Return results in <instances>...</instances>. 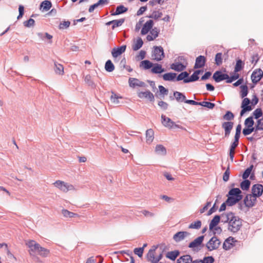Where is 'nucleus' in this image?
Returning <instances> with one entry per match:
<instances>
[{"label":"nucleus","mask_w":263,"mask_h":263,"mask_svg":"<svg viewBox=\"0 0 263 263\" xmlns=\"http://www.w3.org/2000/svg\"><path fill=\"white\" fill-rule=\"evenodd\" d=\"M154 21L148 18L147 16L141 17L135 26V31H139L141 29V34L145 35L149 32L146 36L148 41H154L159 35V31L157 28H153Z\"/></svg>","instance_id":"obj_1"},{"label":"nucleus","mask_w":263,"mask_h":263,"mask_svg":"<svg viewBox=\"0 0 263 263\" xmlns=\"http://www.w3.org/2000/svg\"><path fill=\"white\" fill-rule=\"evenodd\" d=\"M222 221L229 223V230L232 232L238 231L242 226L241 219L232 212L221 214Z\"/></svg>","instance_id":"obj_2"},{"label":"nucleus","mask_w":263,"mask_h":263,"mask_svg":"<svg viewBox=\"0 0 263 263\" xmlns=\"http://www.w3.org/2000/svg\"><path fill=\"white\" fill-rule=\"evenodd\" d=\"M157 249V247L155 246H153L147 254V259L152 263L159 262L162 257V255L161 252H160L157 255H156Z\"/></svg>","instance_id":"obj_3"},{"label":"nucleus","mask_w":263,"mask_h":263,"mask_svg":"<svg viewBox=\"0 0 263 263\" xmlns=\"http://www.w3.org/2000/svg\"><path fill=\"white\" fill-rule=\"evenodd\" d=\"M55 187L58 188L60 190L63 192H67L69 190L74 189L72 185L65 182L61 180H57L53 183Z\"/></svg>","instance_id":"obj_4"},{"label":"nucleus","mask_w":263,"mask_h":263,"mask_svg":"<svg viewBox=\"0 0 263 263\" xmlns=\"http://www.w3.org/2000/svg\"><path fill=\"white\" fill-rule=\"evenodd\" d=\"M152 56L154 60L156 61L162 60L164 58L163 48L161 46L155 47Z\"/></svg>","instance_id":"obj_5"},{"label":"nucleus","mask_w":263,"mask_h":263,"mask_svg":"<svg viewBox=\"0 0 263 263\" xmlns=\"http://www.w3.org/2000/svg\"><path fill=\"white\" fill-rule=\"evenodd\" d=\"M203 239V236H200L197 237L189 244V247L191 248L193 251H197L199 250L201 248Z\"/></svg>","instance_id":"obj_6"},{"label":"nucleus","mask_w":263,"mask_h":263,"mask_svg":"<svg viewBox=\"0 0 263 263\" xmlns=\"http://www.w3.org/2000/svg\"><path fill=\"white\" fill-rule=\"evenodd\" d=\"M250 103L251 101L249 98H243L241 105L242 109L240 114V116H242L246 112L250 111L253 109L252 106L250 105Z\"/></svg>","instance_id":"obj_7"},{"label":"nucleus","mask_w":263,"mask_h":263,"mask_svg":"<svg viewBox=\"0 0 263 263\" xmlns=\"http://www.w3.org/2000/svg\"><path fill=\"white\" fill-rule=\"evenodd\" d=\"M221 242L216 237H213L208 242L206 246L209 251H212L218 249Z\"/></svg>","instance_id":"obj_8"},{"label":"nucleus","mask_w":263,"mask_h":263,"mask_svg":"<svg viewBox=\"0 0 263 263\" xmlns=\"http://www.w3.org/2000/svg\"><path fill=\"white\" fill-rule=\"evenodd\" d=\"M26 245L29 248V252L31 255H33L37 253L40 245L34 240H29L26 243Z\"/></svg>","instance_id":"obj_9"},{"label":"nucleus","mask_w":263,"mask_h":263,"mask_svg":"<svg viewBox=\"0 0 263 263\" xmlns=\"http://www.w3.org/2000/svg\"><path fill=\"white\" fill-rule=\"evenodd\" d=\"M256 197L253 194L247 195L244 199V203L246 206L250 208L255 205Z\"/></svg>","instance_id":"obj_10"},{"label":"nucleus","mask_w":263,"mask_h":263,"mask_svg":"<svg viewBox=\"0 0 263 263\" xmlns=\"http://www.w3.org/2000/svg\"><path fill=\"white\" fill-rule=\"evenodd\" d=\"M129 85L130 87L135 88L136 87H144L146 84L144 82L140 81L136 78H130L128 80Z\"/></svg>","instance_id":"obj_11"},{"label":"nucleus","mask_w":263,"mask_h":263,"mask_svg":"<svg viewBox=\"0 0 263 263\" xmlns=\"http://www.w3.org/2000/svg\"><path fill=\"white\" fill-rule=\"evenodd\" d=\"M262 77L263 71L260 69H257L253 72L251 75V79L253 83L256 84Z\"/></svg>","instance_id":"obj_12"},{"label":"nucleus","mask_w":263,"mask_h":263,"mask_svg":"<svg viewBox=\"0 0 263 263\" xmlns=\"http://www.w3.org/2000/svg\"><path fill=\"white\" fill-rule=\"evenodd\" d=\"M234 123L233 122L228 121L224 122L222 124V127L224 130V137H228L233 127Z\"/></svg>","instance_id":"obj_13"},{"label":"nucleus","mask_w":263,"mask_h":263,"mask_svg":"<svg viewBox=\"0 0 263 263\" xmlns=\"http://www.w3.org/2000/svg\"><path fill=\"white\" fill-rule=\"evenodd\" d=\"M138 96L140 99H147L151 102H153L154 101V96L149 90L138 92Z\"/></svg>","instance_id":"obj_14"},{"label":"nucleus","mask_w":263,"mask_h":263,"mask_svg":"<svg viewBox=\"0 0 263 263\" xmlns=\"http://www.w3.org/2000/svg\"><path fill=\"white\" fill-rule=\"evenodd\" d=\"M236 240L233 237H229L223 243V248L225 250H229L235 246V242Z\"/></svg>","instance_id":"obj_15"},{"label":"nucleus","mask_w":263,"mask_h":263,"mask_svg":"<svg viewBox=\"0 0 263 263\" xmlns=\"http://www.w3.org/2000/svg\"><path fill=\"white\" fill-rule=\"evenodd\" d=\"M161 118L162 120V123L164 126L168 128H173L177 126L170 118L166 117L164 115L161 116Z\"/></svg>","instance_id":"obj_16"},{"label":"nucleus","mask_w":263,"mask_h":263,"mask_svg":"<svg viewBox=\"0 0 263 263\" xmlns=\"http://www.w3.org/2000/svg\"><path fill=\"white\" fill-rule=\"evenodd\" d=\"M252 194L255 196L259 197L263 193V186L260 184H256L252 186Z\"/></svg>","instance_id":"obj_17"},{"label":"nucleus","mask_w":263,"mask_h":263,"mask_svg":"<svg viewBox=\"0 0 263 263\" xmlns=\"http://www.w3.org/2000/svg\"><path fill=\"white\" fill-rule=\"evenodd\" d=\"M190 233L186 231H180L173 236V239L176 242H179L190 235Z\"/></svg>","instance_id":"obj_18"},{"label":"nucleus","mask_w":263,"mask_h":263,"mask_svg":"<svg viewBox=\"0 0 263 263\" xmlns=\"http://www.w3.org/2000/svg\"><path fill=\"white\" fill-rule=\"evenodd\" d=\"M126 46L122 45L120 47L114 48L111 51V54L113 58H116L124 53L126 50Z\"/></svg>","instance_id":"obj_19"},{"label":"nucleus","mask_w":263,"mask_h":263,"mask_svg":"<svg viewBox=\"0 0 263 263\" xmlns=\"http://www.w3.org/2000/svg\"><path fill=\"white\" fill-rule=\"evenodd\" d=\"M213 79L216 82H219L224 80H228L229 76L227 74H223L220 71H216L213 76Z\"/></svg>","instance_id":"obj_20"},{"label":"nucleus","mask_w":263,"mask_h":263,"mask_svg":"<svg viewBox=\"0 0 263 263\" xmlns=\"http://www.w3.org/2000/svg\"><path fill=\"white\" fill-rule=\"evenodd\" d=\"M206 59L204 56L200 55L196 59L194 68H200L203 67L205 63Z\"/></svg>","instance_id":"obj_21"},{"label":"nucleus","mask_w":263,"mask_h":263,"mask_svg":"<svg viewBox=\"0 0 263 263\" xmlns=\"http://www.w3.org/2000/svg\"><path fill=\"white\" fill-rule=\"evenodd\" d=\"M241 191L238 188H234L231 189L229 192V195L230 196L234 197V198H236L239 199L240 198V200L242 199V195H241Z\"/></svg>","instance_id":"obj_22"},{"label":"nucleus","mask_w":263,"mask_h":263,"mask_svg":"<svg viewBox=\"0 0 263 263\" xmlns=\"http://www.w3.org/2000/svg\"><path fill=\"white\" fill-rule=\"evenodd\" d=\"M186 66L179 62L173 63L171 65V68L176 71H182L184 70Z\"/></svg>","instance_id":"obj_23"},{"label":"nucleus","mask_w":263,"mask_h":263,"mask_svg":"<svg viewBox=\"0 0 263 263\" xmlns=\"http://www.w3.org/2000/svg\"><path fill=\"white\" fill-rule=\"evenodd\" d=\"M154 138V132L152 129H148L146 132V142L147 144H151Z\"/></svg>","instance_id":"obj_24"},{"label":"nucleus","mask_w":263,"mask_h":263,"mask_svg":"<svg viewBox=\"0 0 263 263\" xmlns=\"http://www.w3.org/2000/svg\"><path fill=\"white\" fill-rule=\"evenodd\" d=\"M164 71L165 70L162 68V65L159 64H155L151 69V71L153 73H161Z\"/></svg>","instance_id":"obj_25"},{"label":"nucleus","mask_w":263,"mask_h":263,"mask_svg":"<svg viewBox=\"0 0 263 263\" xmlns=\"http://www.w3.org/2000/svg\"><path fill=\"white\" fill-rule=\"evenodd\" d=\"M62 214L66 218L80 217V216L76 213L69 211L67 210L63 209L62 210Z\"/></svg>","instance_id":"obj_26"},{"label":"nucleus","mask_w":263,"mask_h":263,"mask_svg":"<svg viewBox=\"0 0 263 263\" xmlns=\"http://www.w3.org/2000/svg\"><path fill=\"white\" fill-rule=\"evenodd\" d=\"M192 259L190 255H183L177 259V263H191Z\"/></svg>","instance_id":"obj_27"},{"label":"nucleus","mask_w":263,"mask_h":263,"mask_svg":"<svg viewBox=\"0 0 263 263\" xmlns=\"http://www.w3.org/2000/svg\"><path fill=\"white\" fill-rule=\"evenodd\" d=\"M174 96L176 100L179 102H182L186 101L185 96L182 93L178 91H175L174 92Z\"/></svg>","instance_id":"obj_28"},{"label":"nucleus","mask_w":263,"mask_h":263,"mask_svg":"<svg viewBox=\"0 0 263 263\" xmlns=\"http://www.w3.org/2000/svg\"><path fill=\"white\" fill-rule=\"evenodd\" d=\"M54 71L57 74L59 75H63L64 73V67L62 65L54 62Z\"/></svg>","instance_id":"obj_29"},{"label":"nucleus","mask_w":263,"mask_h":263,"mask_svg":"<svg viewBox=\"0 0 263 263\" xmlns=\"http://www.w3.org/2000/svg\"><path fill=\"white\" fill-rule=\"evenodd\" d=\"M143 42L141 38L139 37L137 40L134 43L133 45L132 48L134 51L138 50L143 45Z\"/></svg>","instance_id":"obj_30"},{"label":"nucleus","mask_w":263,"mask_h":263,"mask_svg":"<svg viewBox=\"0 0 263 263\" xmlns=\"http://www.w3.org/2000/svg\"><path fill=\"white\" fill-rule=\"evenodd\" d=\"M51 3L50 1H44L41 4V9L42 11H47L51 7Z\"/></svg>","instance_id":"obj_31"},{"label":"nucleus","mask_w":263,"mask_h":263,"mask_svg":"<svg viewBox=\"0 0 263 263\" xmlns=\"http://www.w3.org/2000/svg\"><path fill=\"white\" fill-rule=\"evenodd\" d=\"M177 74L173 72H169L164 74L162 76L163 79L164 81H174L176 78Z\"/></svg>","instance_id":"obj_32"},{"label":"nucleus","mask_w":263,"mask_h":263,"mask_svg":"<svg viewBox=\"0 0 263 263\" xmlns=\"http://www.w3.org/2000/svg\"><path fill=\"white\" fill-rule=\"evenodd\" d=\"M199 71H195L193 74L189 78L184 80V82L185 83L194 82L199 79Z\"/></svg>","instance_id":"obj_33"},{"label":"nucleus","mask_w":263,"mask_h":263,"mask_svg":"<svg viewBox=\"0 0 263 263\" xmlns=\"http://www.w3.org/2000/svg\"><path fill=\"white\" fill-rule=\"evenodd\" d=\"M220 217L218 215H216L214 217L209 224V228L210 230L213 229L214 227L218 224L220 221Z\"/></svg>","instance_id":"obj_34"},{"label":"nucleus","mask_w":263,"mask_h":263,"mask_svg":"<svg viewBox=\"0 0 263 263\" xmlns=\"http://www.w3.org/2000/svg\"><path fill=\"white\" fill-rule=\"evenodd\" d=\"M155 151L157 154L160 155H164L166 154V148L161 144L156 145Z\"/></svg>","instance_id":"obj_35"},{"label":"nucleus","mask_w":263,"mask_h":263,"mask_svg":"<svg viewBox=\"0 0 263 263\" xmlns=\"http://www.w3.org/2000/svg\"><path fill=\"white\" fill-rule=\"evenodd\" d=\"M127 11V8L125 7L123 5L119 6L117 7L116 11L115 13L112 14V15H119L121 13L126 12Z\"/></svg>","instance_id":"obj_36"},{"label":"nucleus","mask_w":263,"mask_h":263,"mask_svg":"<svg viewBox=\"0 0 263 263\" xmlns=\"http://www.w3.org/2000/svg\"><path fill=\"white\" fill-rule=\"evenodd\" d=\"M105 69L107 72H112L114 70L115 66L110 60H108L106 62Z\"/></svg>","instance_id":"obj_37"},{"label":"nucleus","mask_w":263,"mask_h":263,"mask_svg":"<svg viewBox=\"0 0 263 263\" xmlns=\"http://www.w3.org/2000/svg\"><path fill=\"white\" fill-rule=\"evenodd\" d=\"M153 66V63L148 60H144L140 63V66L142 67L144 69L152 68Z\"/></svg>","instance_id":"obj_38"},{"label":"nucleus","mask_w":263,"mask_h":263,"mask_svg":"<svg viewBox=\"0 0 263 263\" xmlns=\"http://www.w3.org/2000/svg\"><path fill=\"white\" fill-rule=\"evenodd\" d=\"M240 201V198L239 199L234 198V197L229 196L226 201V203L228 205H233L236 203Z\"/></svg>","instance_id":"obj_39"},{"label":"nucleus","mask_w":263,"mask_h":263,"mask_svg":"<svg viewBox=\"0 0 263 263\" xmlns=\"http://www.w3.org/2000/svg\"><path fill=\"white\" fill-rule=\"evenodd\" d=\"M122 97L121 96H118L116 93L114 92H111V95L110 96V100L112 103L115 104H118L119 103V99H122Z\"/></svg>","instance_id":"obj_40"},{"label":"nucleus","mask_w":263,"mask_h":263,"mask_svg":"<svg viewBox=\"0 0 263 263\" xmlns=\"http://www.w3.org/2000/svg\"><path fill=\"white\" fill-rule=\"evenodd\" d=\"M254 122L252 117L247 118L245 121V125L247 127L254 128L253 127Z\"/></svg>","instance_id":"obj_41"},{"label":"nucleus","mask_w":263,"mask_h":263,"mask_svg":"<svg viewBox=\"0 0 263 263\" xmlns=\"http://www.w3.org/2000/svg\"><path fill=\"white\" fill-rule=\"evenodd\" d=\"M201 222L200 220H197L191 223L189 226V229H199L201 228Z\"/></svg>","instance_id":"obj_42"},{"label":"nucleus","mask_w":263,"mask_h":263,"mask_svg":"<svg viewBox=\"0 0 263 263\" xmlns=\"http://www.w3.org/2000/svg\"><path fill=\"white\" fill-rule=\"evenodd\" d=\"M124 21H125L124 18L113 20L112 29H114L116 27L121 26L123 24V23L124 22Z\"/></svg>","instance_id":"obj_43"},{"label":"nucleus","mask_w":263,"mask_h":263,"mask_svg":"<svg viewBox=\"0 0 263 263\" xmlns=\"http://www.w3.org/2000/svg\"><path fill=\"white\" fill-rule=\"evenodd\" d=\"M49 251L47 249L43 248L41 246L39 247V250H37V253L43 256H46L49 254Z\"/></svg>","instance_id":"obj_44"},{"label":"nucleus","mask_w":263,"mask_h":263,"mask_svg":"<svg viewBox=\"0 0 263 263\" xmlns=\"http://www.w3.org/2000/svg\"><path fill=\"white\" fill-rule=\"evenodd\" d=\"M240 96L242 98H245L248 93V88L247 85H241L240 86Z\"/></svg>","instance_id":"obj_45"},{"label":"nucleus","mask_w":263,"mask_h":263,"mask_svg":"<svg viewBox=\"0 0 263 263\" xmlns=\"http://www.w3.org/2000/svg\"><path fill=\"white\" fill-rule=\"evenodd\" d=\"M251 182L249 180L245 179L240 184V187L242 190H248L250 186Z\"/></svg>","instance_id":"obj_46"},{"label":"nucleus","mask_w":263,"mask_h":263,"mask_svg":"<svg viewBox=\"0 0 263 263\" xmlns=\"http://www.w3.org/2000/svg\"><path fill=\"white\" fill-rule=\"evenodd\" d=\"M162 16V13L159 11H154L152 14L148 16V18H152L155 20H158Z\"/></svg>","instance_id":"obj_47"},{"label":"nucleus","mask_w":263,"mask_h":263,"mask_svg":"<svg viewBox=\"0 0 263 263\" xmlns=\"http://www.w3.org/2000/svg\"><path fill=\"white\" fill-rule=\"evenodd\" d=\"M243 67V63L241 60H238L236 62V64L235 67L234 71L235 72H238L240 71Z\"/></svg>","instance_id":"obj_48"},{"label":"nucleus","mask_w":263,"mask_h":263,"mask_svg":"<svg viewBox=\"0 0 263 263\" xmlns=\"http://www.w3.org/2000/svg\"><path fill=\"white\" fill-rule=\"evenodd\" d=\"M179 252L177 251H172L168 252L166 256L171 260H174L179 255Z\"/></svg>","instance_id":"obj_49"},{"label":"nucleus","mask_w":263,"mask_h":263,"mask_svg":"<svg viewBox=\"0 0 263 263\" xmlns=\"http://www.w3.org/2000/svg\"><path fill=\"white\" fill-rule=\"evenodd\" d=\"M255 128V132L257 130H263V118L257 120Z\"/></svg>","instance_id":"obj_50"},{"label":"nucleus","mask_w":263,"mask_h":263,"mask_svg":"<svg viewBox=\"0 0 263 263\" xmlns=\"http://www.w3.org/2000/svg\"><path fill=\"white\" fill-rule=\"evenodd\" d=\"M215 64L217 65H220L222 63V53H217L215 55Z\"/></svg>","instance_id":"obj_51"},{"label":"nucleus","mask_w":263,"mask_h":263,"mask_svg":"<svg viewBox=\"0 0 263 263\" xmlns=\"http://www.w3.org/2000/svg\"><path fill=\"white\" fill-rule=\"evenodd\" d=\"M199 105L207 107L209 109H213L215 106L214 103L205 101L200 102Z\"/></svg>","instance_id":"obj_52"},{"label":"nucleus","mask_w":263,"mask_h":263,"mask_svg":"<svg viewBox=\"0 0 263 263\" xmlns=\"http://www.w3.org/2000/svg\"><path fill=\"white\" fill-rule=\"evenodd\" d=\"M253 165H251L250 167L247 168L242 175V178L244 179H247L251 174V172L253 169Z\"/></svg>","instance_id":"obj_53"},{"label":"nucleus","mask_w":263,"mask_h":263,"mask_svg":"<svg viewBox=\"0 0 263 263\" xmlns=\"http://www.w3.org/2000/svg\"><path fill=\"white\" fill-rule=\"evenodd\" d=\"M234 116L233 114L230 111H228L223 116V118L224 120L231 121L234 119Z\"/></svg>","instance_id":"obj_54"},{"label":"nucleus","mask_w":263,"mask_h":263,"mask_svg":"<svg viewBox=\"0 0 263 263\" xmlns=\"http://www.w3.org/2000/svg\"><path fill=\"white\" fill-rule=\"evenodd\" d=\"M253 115L255 119H258L262 116V111L261 108H257L253 111Z\"/></svg>","instance_id":"obj_55"},{"label":"nucleus","mask_w":263,"mask_h":263,"mask_svg":"<svg viewBox=\"0 0 263 263\" xmlns=\"http://www.w3.org/2000/svg\"><path fill=\"white\" fill-rule=\"evenodd\" d=\"M230 174V166H229V164L227 170H226L225 172L224 173V174L223 175V180L224 181L227 182L229 180Z\"/></svg>","instance_id":"obj_56"},{"label":"nucleus","mask_w":263,"mask_h":263,"mask_svg":"<svg viewBox=\"0 0 263 263\" xmlns=\"http://www.w3.org/2000/svg\"><path fill=\"white\" fill-rule=\"evenodd\" d=\"M189 76V73L186 71L182 72L181 73H180L178 77H177V81H181L183 80L184 79H186L185 78H187Z\"/></svg>","instance_id":"obj_57"},{"label":"nucleus","mask_w":263,"mask_h":263,"mask_svg":"<svg viewBox=\"0 0 263 263\" xmlns=\"http://www.w3.org/2000/svg\"><path fill=\"white\" fill-rule=\"evenodd\" d=\"M254 131H255V128L247 127L243 129L242 133L245 136H247L250 135Z\"/></svg>","instance_id":"obj_58"},{"label":"nucleus","mask_w":263,"mask_h":263,"mask_svg":"<svg viewBox=\"0 0 263 263\" xmlns=\"http://www.w3.org/2000/svg\"><path fill=\"white\" fill-rule=\"evenodd\" d=\"M143 252L144 251L143 248H135L134 250V253L140 257L142 256Z\"/></svg>","instance_id":"obj_59"},{"label":"nucleus","mask_w":263,"mask_h":263,"mask_svg":"<svg viewBox=\"0 0 263 263\" xmlns=\"http://www.w3.org/2000/svg\"><path fill=\"white\" fill-rule=\"evenodd\" d=\"M70 24V22L69 21H64L59 25V28L60 29H66L69 27Z\"/></svg>","instance_id":"obj_60"},{"label":"nucleus","mask_w":263,"mask_h":263,"mask_svg":"<svg viewBox=\"0 0 263 263\" xmlns=\"http://www.w3.org/2000/svg\"><path fill=\"white\" fill-rule=\"evenodd\" d=\"M201 263H213L214 259L212 256L205 257L203 260H200Z\"/></svg>","instance_id":"obj_61"},{"label":"nucleus","mask_w":263,"mask_h":263,"mask_svg":"<svg viewBox=\"0 0 263 263\" xmlns=\"http://www.w3.org/2000/svg\"><path fill=\"white\" fill-rule=\"evenodd\" d=\"M239 74L237 73V72H235V73L232 76H231L230 77H229V78L227 80V83H231L233 81L237 80L239 78Z\"/></svg>","instance_id":"obj_62"},{"label":"nucleus","mask_w":263,"mask_h":263,"mask_svg":"<svg viewBox=\"0 0 263 263\" xmlns=\"http://www.w3.org/2000/svg\"><path fill=\"white\" fill-rule=\"evenodd\" d=\"M141 212L145 217H152L155 216V214L153 213H152L146 210H143L141 211Z\"/></svg>","instance_id":"obj_63"},{"label":"nucleus","mask_w":263,"mask_h":263,"mask_svg":"<svg viewBox=\"0 0 263 263\" xmlns=\"http://www.w3.org/2000/svg\"><path fill=\"white\" fill-rule=\"evenodd\" d=\"M34 20L32 18H30L28 21H26L24 22V26L26 27H31L34 25Z\"/></svg>","instance_id":"obj_64"}]
</instances>
